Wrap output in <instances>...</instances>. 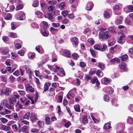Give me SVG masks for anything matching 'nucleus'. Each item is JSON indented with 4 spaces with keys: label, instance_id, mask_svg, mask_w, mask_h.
Listing matches in <instances>:
<instances>
[{
    "label": "nucleus",
    "instance_id": "1",
    "mask_svg": "<svg viewBox=\"0 0 133 133\" xmlns=\"http://www.w3.org/2000/svg\"><path fill=\"white\" fill-rule=\"evenodd\" d=\"M106 29L102 28L99 34V37L100 38L104 39H109L111 37V36L108 34Z\"/></svg>",
    "mask_w": 133,
    "mask_h": 133
},
{
    "label": "nucleus",
    "instance_id": "2",
    "mask_svg": "<svg viewBox=\"0 0 133 133\" xmlns=\"http://www.w3.org/2000/svg\"><path fill=\"white\" fill-rule=\"evenodd\" d=\"M18 16L17 19L19 20H24L25 18V14L23 11H21L17 13Z\"/></svg>",
    "mask_w": 133,
    "mask_h": 133
},
{
    "label": "nucleus",
    "instance_id": "3",
    "mask_svg": "<svg viewBox=\"0 0 133 133\" xmlns=\"http://www.w3.org/2000/svg\"><path fill=\"white\" fill-rule=\"evenodd\" d=\"M9 89L8 88L3 89L1 91L0 94L1 95H5L6 96H8L9 95Z\"/></svg>",
    "mask_w": 133,
    "mask_h": 133
},
{
    "label": "nucleus",
    "instance_id": "4",
    "mask_svg": "<svg viewBox=\"0 0 133 133\" xmlns=\"http://www.w3.org/2000/svg\"><path fill=\"white\" fill-rule=\"evenodd\" d=\"M26 96L31 101V104H34V103L36 102L37 101L38 98V93L37 92L36 93L35 97V101H34L33 99H32V97H30L28 95H26Z\"/></svg>",
    "mask_w": 133,
    "mask_h": 133
},
{
    "label": "nucleus",
    "instance_id": "5",
    "mask_svg": "<svg viewBox=\"0 0 133 133\" xmlns=\"http://www.w3.org/2000/svg\"><path fill=\"white\" fill-rule=\"evenodd\" d=\"M125 36L124 35H121L118 38V42L119 43L122 44L125 42Z\"/></svg>",
    "mask_w": 133,
    "mask_h": 133
},
{
    "label": "nucleus",
    "instance_id": "6",
    "mask_svg": "<svg viewBox=\"0 0 133 133\" xmlns=\"http://www.w3.org/2000/svg\"><path fill=\"white\" fill-rule=\"evenodd\" d=\"M92 8V3L91 2H88L86 6L85 9L88 11L91 10Z\"/></svg>",
    "mask_w": 133,
    "mask_h": 133
},
{
    "label": "nucleus",
    "instance_id": "7",
    "mask_svg": "<svg viewBox=\"0 0 133 133\" xmlns=\"http://www.w3.org/2000/svg\"><path fill=\"white\" fill-rule=\"evenodd\" d=\"M9 103L11 104H14L16 102V100L12 97L11 96H9L8 98Z\"/></svg>",
    "mask_w": 133,
    "mask_h": 133
},
{
    "label": "nucleus",
    "instance_id": "8",
    "mask_svg": "<svg viewBox=\"0 0 133 133\" xmlns=\"http://www.w3.org/2000/svg\"><path fill=\"white\" fill-rule=\"evenodd\" d=\"M54 14L53 12L48 14V18L51 22L55 21V18L52 16V15H54Z\"/></svg>",
    "mask_w": 133,
    "mask_h": 133
},
{
    "label": "nucleus",
    "instance_id": "9",
    "mask_svg": "<svg viewBox=\"0 0 133 133\" xmlns=\"http://www.w3.org/2000/svg\"><path fill=\"white\" fill-rule=\"evenodd\" d=\"M38 119L37 118V115L35 114H31V121L32 122L36 121Z\"/></svg>",
    "mask_w": 133,
    "mask_h": 133
},
{
    "label": "nucleus",
    "instance_id": "10",
    "mask_svg": "<svg viewBox=\"0 0 133 133\" xmlns=\"http://www.w3.org/2000/svg\"><path fill=\"white\" fill-rule=\"evenodd\" d=\"M55 89L53 88H50L49 90V93L48 95L50 96H53L55 95Z\"/></svg>",
    "mask_w": 133,
    "mask_h": 133
},
{
    "label": "nucleus",
    "instance_id": "11",
    "mask_svg": "<svg viewBox=\"0 0 133 133\" xmlns=\"http://www.w3.org/2000/svg\"><path fill=\"white\" fill-rule=\"evenodd\" d=\"M50 84L51 83L49 82L45 83L44 86V91L46 92V90H48L49 87L50 86Z\"/></svg>",
    "mask_w": 133,
    "mask_h": 133
},
{
    "label": "nucleus",
    "instance_id": "12",
    "mask_svg": "<svg viewBox=\"0 0 133 133\" xmlns=\"http://www.w3.org/2000/svg\"><path fill=\"white\" fill-rule=\"evenodd\" d=\"M120 69L122 70H126L127 69L126 66L124 63H122L119 65Z\"/></svg>",
    "mask_w": 133,
    "mask_h": 133
},
{
    "label": "nucleus",
    "instance_id": "13",
    "mask_svg": "<svg viewBox=\"0 0 133 133\" xmlns=\"http://www.w3.org/2000/svg\"><path fill=\"white\" fill-rule=\"evenodd\" d=\"M42 35L44 36L47 37L48 36L49 32L46 29H44L43 30L41 33Z\"/></svg>",
    "mask_w": 133,
    "mask_h": 133
},
{
    "label": "nucleus",
    "instance_id": "14",
    "mask_svg": "<svg viewBox=\"0 0 133 133\" xmlns=\"http://www.w3.org/2000/svg\"><path fill=\"white\" fill-rule=\"evenodd\" d=\"M10 129V128L9 127L5 125H2L1 128V130L5 131H9Z\"/></svg>",
    "mask_w": 133,
    "mask_h": 133
},
{
    "label": "nucleus",
    "instance_id": "15",
    "mask_svg": "<svg viewBox=\"0 0 133 133\" xmlns=\"http://www.w3.org/2000/svg\"><path fill=\"white\" fill-rule=\"evenodd\" d=\"M102 80L104 81V84L105 85L107 84L110 83V82L111 79H108L106 77L102 79Z\"/></svg>",
    "mask_w": 133,
    "mask_h": 133
},
{
    "label": "nucleus",
    "instance_id": "16",
    "mask_svg": "<svg viewBox=\"0 0 133 133\" xmlns=\"http://www.w3.org/2000/svg\"><path fill=\"white\" fill-rule=\"evenodd\" d=\"M117 22L118 24H120L122 22V17L117 15L116 16Z\"/></svg>",
    "mask_w": 133,
    "mask_h": 133
},
{
    "label": "nucleus",
    "instance_id": "17",
    "mask_svg": "<svg viewBox=\"0 0 133 133\" xmlns=\"http://www.w3.org/2000/svg\"><path fill=\"white\" fill-rule=\"evenodd\" d=\"M45 120L47 124H51V122L50 121V118L48 115H46L45 116Z\"/></svg>",
    "mask_w": 133,
    "mask_h": 133
},
{
    "label": "nucleus",
    "instance_id": "18",
    "mask_svg": "<svg viewBox=\"0 0 133 133\" xmlns=\"http://www.w3.org/2000/svg\"><path fill=\"white\" fill-rule=\"evenodd\" d=\"M82 122L84 124L88 123L87 117L86 116L84 115L82 117Z\"/></svg>",
    "mask_w": 133,
    "mask_h": 133
},
{
    "label": "nucleus",
    "instance_id": "19",
    "mask_svg": "<svg viewBox=\"0 0 133 133\" xmlns=\"http://www.w3.org/2000/svg\"><path fill=\"white\" fill-rule=\"evenodd\" d=\"M98 66L99 68L102 70H103L105 67V64L99 62L98 64Z\"/></svg>",
    "mask_w": 133,
    "mask_h": 133
},
{
    "label": "nucleus",
    "instance_id": "20",
    "mask_svg": "<svg viewBox=\"0 0 133 133\" xmlns=\"http://www.w3.org/2000/svg\"><path fill=\"white\" fill-rule=\"evenodd\" d=\"M96 75L98 77H101L103 75V73L100 70H98L96 72Z\"/></svg>",
    "mask_w": 133,
    "mask_h": 133
},
{
    "label": "nucleus",
    "instance_id": "21",
    "mask_svg": "<svg viewBox=\"0 0 133 133\" xmlns=\"http://www.w3.org/2000/svg\"><path fill=\"white\" fill-rule=\"evenodd\" d=\"M64 54L66 55L65 56L67 57H71V55L69 53L68 50H65L64 51Z\"/></svg>",
    "mask_w": 133,
    "mask_h": 133
},
{
    "label": "nucleus",
    "instance_id": "22",
    "mask_svg": "<svg viewBox=\"0 0 133 133\" xmlns=\"http://www.w3.org/2000/svg\"><path fill=\"white\" fill-rule=\"evenodd\" d=\"M4 17L5 19L7 20L10 19L12 17L11 15L9 13L6 14Z\"/></svg>",
    "mask_w": 133,
    "mask_h": 133
},
{
    "label": "nucleus",
    "instance_id": "23",
    "mask_svg": "<svg viewBox=\"0 0 133 133\" xmlns=\"http://www.w3.org/2000/svg\"><path fill=\"white\" fill-rule=\"evenodd\" d=\"M90 50L93 57H95L96 54V52L95 50L91 49H90Z\"/></svg>",
    "mask_w": 133,
    "mask_h": 133
},
{
    "label": "nucleus",
    "instance_id": "24",
    "mask_svg": "<svg viewBox=\"0 0 133 133\" xmlns=\"http://www.w3.org/2000/svg\"><path fill=\"white\" fill-rule=\"evenodd\" d=\"M110 124L108 123H105L104 127L103 128L105 129H109L111 128Z\"/></svg>",
    "mask_w": 133,
    "mask_h": 133
},
{
    "label": "nucleus",
    "instance_id": "25",
    "mask_svg": "<svg viewBox=\"0 0 133 133\" xmlns=\"http://www.w3.org/2000/svg\"><path fill=\"white\" fill-rule=\"evenodd\" d=\"M12 129L15 131H17L18 130V127L16 125L14 124L12 125Z\"/></svg>",
    "mask_w": 133,
    "mask_h": 133
},
{
    "label": "nucleus",
    "instance_id": "26",
    "mask_svg": "<svg viewBox=\"0 0 133 133\" xmlns=\"http://www.w3.org/2000/svg\"><path fill=\"white\" fill-rule=\"evenodd\" d=\"M65 6L64 2H62L59 4V8L61 10H63L64 9Z\"/></svg>",
    "mask_w": 133,
    "mask_h": 133
},
{
    "label": "nucleus",
    "instance_id": "27",
    "mask_svg": "<svg viewBox=\"0 0 133 133\" xmlns=\"http://www.w3.org/2000/svg\"><path fill=\"white\" fill-rule=\"evenodd\" d=\"M30 116V113L27 112L24 116L23 118L25 119H29Z\"/></svg>",
    "mask_w": 133,
    "mask_h": 133
},
{
    "label": "nucleus",
    "instance_id": "28",
    "mask_svg": "<svg viewBox=\"0 0 133 133\" xmlns=\"http://www.w3.org/2000/svg\"><path fill=\"white\" fill-rule=\"evenodd\" d=\"M72 41L74 43L75 45H77L78 44V40L77 37H74L72 38Z\"/></svg>",
    "mask_w": 133,
    "mask_h": 133
},
{
    "label": "nucleus",
    "instance_id": "29",
    "mask_svg": "<svg viewBox=\"0 0 133 133\" xmlns=\"http://www.w3.org/2000/svg\"><path fill=\"white\" fill-rule=\"evenodd\" d=\"M121 58L123 61H126L128 58V56L127 54H124L121 56Z\"/></svg>",
    "mask_w": 133,
    "mask_h": 133
},
{
    "label": "nucleus",
    "instance_id": "30",
    "mask_svg": "<svg viewBox=\"0 0 133 133\" xmlns=\"http://www.w3.org/2000/svg\"><path fill=\"white\" fill-rule=\"evenodd\" d=\"M42 24L43 25V26L44 29H46L48 27V23L47 22H43Z\"/></svg>",
    "mask_w": 133,
    "mask_h": 133
},
{
    "label": "nucleus",
    "instance_id": "31",
    "mask_svg": "<svg viewBox=\"0 0 133 133\" xmlns=\"http://www.w3.org/2000/svg\"><path fill=\"white\" fill-rule=\"evenodd\" d=\"M111 62H117L119 63V59L117 58H115L112 59L110 60Z\"/></svg>",
    "mask_w": 133,
    "mask_h": 133
},
{
    "label": "nucleus",
    "instance_id": "32",
    "mask_svg": "<svg viewBox=\"0 0 133 133\" xmlns=\"http://www.w3.org/2000/svg\"><path fill=\"white\" fill-rule=\"evenodd\" d=\"M104 16L105 18H109L110 17V15L108 11H105L104 14Z\"/></svg>",
    "mask_w": 133,
    "mask_h": 133
},
{
    "label": "nucleus",
    "instance_id": "33",
    "mask_svg": "<svg viewBox=\"0 0 133 133\" xmlns=\"http://www.w3.org/2000/svg\"><path fill=\"white\" fill-rule=\"evenodd\" d=\"M74 108L75 110L77 112H80V109L79 105H76L74 106Z\"/></svg>",
    "mask_w": 133,
    "mask_h": 133
},
{
    "label": "nucleus",
    "instance_id": "34",
    "mask_svg": "<svg viewBox=\"0 0 133 133\" xmlns=\"http://www.w3.org/2000/svg\"><path fill=\"white\" fill-rule=\"evenodd\" d=\"M16 107L20 109H23L22 106L18 102L16 103Z\"/></svg>",
    "mask_w": 133,
    "mask_h": 133
},
{
    "label": "nucleus",
    "instance_id": "35",
    "mask_svg": "<svg viewBox=\"0 0 133 133\" xmlns=\"http://www.w3.org/2000/svg\"><path fill=\"white\" fill-rule=\"evenodd\" d=\"M50 31L51 32H58V30L53 27H51L50 29Z\"/></svg>",
    "mask_w": 133,
    "mask_h": 133
},
{
    "label": "nucleus",
    "instance_id": "36",
    "mask_svg": "<svg viewBox=\"0 0 133 133\" xmlns=\"http://www.w3.org/2000/svg\"><path fill=\"white\" fill-rule=\"evenodd\" d=\"M72 56L73 58L74 59L76 60L77 58L79 57V56L76 53H73L72 54Z\"/></svg>",
    "mask_w": 133,
    "mask_h": 133
},
{
    "label": "nucleus",
    "instance_id": "37",
    "mask_svg": "<svg viewBox=\"0 0 133 133\" xmlns=\"http://www.w3.org/2000/svg\"><path fill=\"white\" fill-rule=\"evenodd\" d=\"M68 11L66 10L63 11H62V14L64 17H65L68 15Z\"/></svg>",
    "mask_w": 133,
    "mask_h": 133
},
{
    "label": "nucleus",
    "instance_id": "38",
    "mask_svg": "<svg viewBox=\"0 0 133 133\" xmlns=\"http://www.w3.org/2000/svg\"><path fill=\"white\" fill-rule=\"evenodd\" d=\"M0 120L3 123H6L8 121V120L7 119L3 117L1 118H0Z\"/></svg>",
    "mask_w": 133,
    "mask_h": 133
},
{
    "label": "nucleus",
    "instance_id": "39",
    "mask_svg": "<svg viewBox=\"0 0 133 133\" xmlns=\"http://www.w3.org/2000/svg\"><path fill=\"white\" fill-rule=\"evenodd\" d=\"M39 5V2L37 1H34L32 4V6L34 7H36L37 6Z\"/></svg>",
    "mask_w": 133,
    "mask_h": 133
},
{
    "label": "nucleus",
    "instance_id": "40",
    "mask_svg": "<svg viewBox=\"0 0 133 133\" xmlns=\"http://www.w3.org/2000/svg\"><path fill=\"white\" fill-rule=\"evenodd\" d=\"M95 49L96 50H100L101 49V47L100 45L98 44L95 45L94 46Z\"/></svg>",
    "mask_w": 133,
    "mask_h": 133
},
{
    "label": "nucleus",
    "instance_id": "41",
    "mask_svg": "<svg viewBox=\"0 0 133 133\" xmlns=\"http://www.w3.org/2000/svg\"><path fill=\"white\" fill-rule=\"evenodd\" d=\"M9 52V51L8 49H5L2 50L1 53L3 55H5L8 54Z\"/></svg>",
    "mask_w": 133,
    "mask_h": 133
},
{
    "label": "nucleus",
    "instance_id": "42",
    "mask_svg": "<svg viewBox=\"0 0 133 133\" xmlns=\"http://www.w3.org/2000/svg\"><path fill=\"white\" fill-rule=\"evenodd\" d=\"M52 25L54 27L58 28L60 24L58 23H52Z\"/></svg>",
    "mask_w": 133,
    "mask_h": 133
},
{
    "label": "nucleus",
    "instance_id": "43",
    "mask_svg": "<svg viewBox=\"0 0 133 133\" xmlns=\"http://www.w3.org/2000/svg\"><path fill=\"white\" fill-rule=\"evenodd\" d=\"M127 122L128 123L131 124L133 123V119L130 117H129L127 120Z\"/></svg>",
    "mask_w": 133,
    "mask_h": 133
},
{
    "label": "nucleus",
    "instance_id": "44",
    "mask_svg": "<svg viewBox=\"0 0 133 133\" xmlns=\"http://www.w3.org/2000/svg\"><path fill=\"white\" fill-rule=\"evenodd\" d=\"M18 92L20 95L22 96H24L25 94V93L24 91L22 90H18Z\"/></svg>",
    "mask_w": 133,
    "mask_h": 133
},
{
    "label": "nucleus",
    "instance_id": "45",
    "mask_svg": "<svg viewBox=\"0 0 133 133\" xmlns=\"http://www.w3.org/2000/svg\"><path fill=\"white\" fill-rule=\"evenodd\" d=\"M23 8V5L22 4H19L17 6L16 8V10L18 11L22 9Z\"/></svg>",
    "mask_w": 133,
    "mask_h": 133
},
{
    "label": "nucleus",
    "instance_id": "46",
    "mask_svg": "<svg viewBox=\"0 0 133 133\" xmlns=\"http://www.w3.org/2000/svg\"><path fill=\"white\" fill-rule=\"evenodd\" d=\"M90 115L91 117L92 118L95 123H98L99 122L95 118L92 114H90Z\"/></svg>",
    "mask_w": 133,
    "mask_h": 133
},
{
    "label": "nucleus",
    "instance_id": "47",
    "mask_svg": "<svg viewBox=\"0 0 133 133\" xmlns=\"http://www.w3.org/2000/svg\"><path fill=\"white\" fill-rule=\"evenodd\" d=\"M18 53L21 56H23L24 55V51L23 50H20L18 51Z\"/></svg>",
    "mask_w": 133,
    "mask_h": 133
},
{
    "label": "nucleus",
    "instance_id": "48",
    "mask_svg": "<svg viewBox=\"0 0 133 133\" xmlns=\"http://www.w3.org/2000/svg\"><path fill=\"white\" fill-rule=\"evenodd\" d=\"M6 107L9 109L12 110L13 109V108L11 104H7L5 106Z\"/></svg>",
    "mask_w": 133,
    "mask_h": 133
},
{
    "label": "nucleus",
    "instance_id": "49",
    "mask_svg": "<svg viewBox=\"0 0 133 133\" xmlns=\"http://www.w3.org/2000/svg\"><path fill=\"white\" fill-rule=\"evenodd\" d=\"M88 41L91 45L93 44L94 43V40L92 38H89L88 39Z\"/></svg>",
    "mask_w": 133,
    "mask_h": 133
},
{
    "label": "nucleus",
    "instance_id": "50",
    "mask_svg": "<svg viewBox=\"0 0 133 133\" xmlns=\"http://www.w3.org/2000/svg\"><path fill=\"white\" fill-rule=\"evenodd\" d=\"M38 123L39 126L41 128H42L44 126V122L42 121H38Z\"/></svg>",
    "mask_w": 133,
    "mask_h": 133
},
{
    "label": "nucleus",
    "instance_id": "51",
    "mask_svg": "<svg viewBox=\"0 0 133 133\" xmlns=\"http://www.w3.org/2000/svg\"><path fill=\"white\" fill-rule=\"evenodd\" d=\"M1 103L2 105H5V106L6 104H8L7 100L5 99H4L2 100L1 102Z\"/></svg>",
    "mask_w": 133,
    "mask_h": 133
},
{
    "label": "nucleus",
    "instance_id": "52",
    "mask_svg": "<svg viewBox=\"0 0 133 133\" xmlns=\"http://www.w3.org/2000/svg\"><path fill=\"white\" fill-rule=\"evenodd\" d=\"M107 48V46L104 43L103 44V47L101 49V51H104Z\"/></svg>",
    "mask_w": 133,
    "mask_h": 133
},
{
    "label": "nucleus",
    "instance_id": "53",
    "mask_svg": "<svg viewBox=\"0 0 133 133\" xmlns=\"http://www.w3.org/2000/svg\"><path fill=\"white\" fill-rule=\"evenodd\" d=\"M68 17L70 19H74L75 16L73 14H69L68 16Z\"/></svg>",
    "mask_w": 133,
    "mask_h": 133
},
{
    "label": "nucleus",
    "instance_id": "54",
    "mask_svg": "<svg viewBox=\"0 0 133 133\" xmlns=\"http://www.w3.org/2000/svg\"><path fill=\"white\" fill-rule=\"evenodd\" d=\"M129 39L130 43L133 44V36L131 35L129 36Z\"/></svg>",
    "mask_w": 133,
    "mask_h": 133
},
{
    "label": "nucleus",
    "instance_id": "55",
    "mask_svg": "<svg viewBox=\"0 0 133 133\" xmlns=\"http://www.w3.org/2000/svg\"><path fill=\"white\" fill-rule=\"evenodd\" d=\"M109 32L110 33H113L115 32V30L112 27H110L109 28Z\"/></svg>",
    "mask_w": 133,
    "mask_h": 133
},
{
    "label": "nucleus",
    "instance_id": "56",
    "mask_svg": "<svg viewBox=\"0 0 133 133\" xmlns=\"http://www.w3.org/2000/svg\"><path fill=\"white\" fill-rule=\"evenodd\" d=\"M117 100L116 99H113L112 101V104L116 106H117L118 105L116 103H117Z\"/></svg>",
    "mask_w": 133,
    "mask_h": 133
},
{
    "label": "nucleus",
    "instance_id": "57",
    "mask_svg": "<svg viewBox=\"0 0 133 133\" xmlns=\"http://www.w3.org/2000/svg\"><path fill=\"white\" fill-rule=\"evenodd\" d=\"M104 99L105 101H108L109 99V97L107 95H105L104 96Z\"/></svg>",
    "mask_w": 133,
    "mask_h": 133
},
{
    "label": "nucleus",
    "instance_id": "58",
    "mask_svg": "<svg viewBox=\"0 0 133 133\" xmlns=\"http://www.w3.org/2000/svg\"><path fill=\"white\" fill-rule=\"evenodd\" d=\"M54 7L52 6H49L48 8V11L49 12L52 11L54 9Z\"/></svg>",
    "mask_w": 133,
    "mask_h": 133
},
{
    "label": "nucleus",
    "instance_id": "59",
    "mask_svg": "<svg viewBox=\"0 0 133 133\" xmlns=\"http://www.w3.org/2000/svg\"><path fill=\"white\" fill-rule=\"evenodd\" d=\"M69 22V19L66 18L63 21L62 23L64 24H66L68 23Z\"/></svg>",
    "mask_w": 133,
    "mask_h": 133
},
{
    "label": "nucleus",
    "instance_id": "60",
    "mask_svg": "<svg viewBox=\"0 0 133 133\" xmlns=\"http://www.w3.org/2000/svg\"><path fill=\"white\" fill-rule=\"evenodd\" d=\"M13 74L17 76H18L19 75L20 72L18 70H16L13 73Z\"/></svg>",
    "mask_w": 133,
    "mask_h": 133
},
{
    "label": "nucleus",
    "instance_id": "61",
    "mask_svg": "<svg viewBox=\"0 0 133 133\" xmlns=\"http://www.w3.org/2000/svg\"><path fill=\"white\" fill-rule=\"evenodd\" d=\"M2 39L3 41L5 42L8 41L9 39V38L7 37L6 36H3Z\"/></svg>",
    "mask_w": 133,
    "mask_h": 133
},
{
    "label": "nucleus",
    "instance_id": "62",
    "mask_svg": "<svg viewBox=\"0 0 133 133\" xmlns=\"http://www.w3.org/2000/svg\"><path fill=\"white\" fill-rule=\"evenodd\" d=\"M10 36L12 38H15L17 37L16 34L14 32L11 33L10 34Z\"/></svg>",
    "mask_w": 133,
    "mask_h": 133
},
{
    "label": "nucleus",
    "instance_id": "63",
    "mask_svg": "<svg viewBox=\"0 0 133 133\" xmlns=\"http://www.w3.org/2000/svg\"><path fill=\"white\" fill-rule=\"evenodd\" d=\"M35 14L38 16H41L43 15L42 12L38 11H36L35 12Z\"/></svg>",
    "mask_w": 133,
    "mask_h": 133
},
{
    "label": "nucleus",
    "instance_id": "64",
    "mask_svg": "<svg viewBox=\"0 0 133 133\" xmlns=\"http://www.w3.org/2000/svg\"><path fill=\"white\" fill-rule=\"evenodd\" d=\"M11 54L12 55L11 58L12 59H15L17 57V56L15 53L13 52H11Z\"/></svg>",
    "mask_w": 133,
    "mask_h": 133
}]
</instances>
